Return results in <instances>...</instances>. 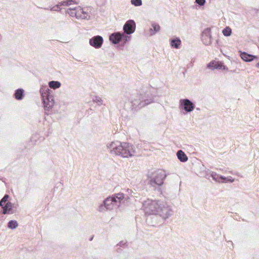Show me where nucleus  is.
<instances>
[{
	"label": "nucleus",
	"instance_id": "nucleus-1",
	"mask_svg": "<svg viewBox=\"0 0 259 259\" xmlns=\"http://www.w3.org/2000/svg\"><path fill=\"white\" fill-rule=\"evenodd\" d=\"M159 95L157 90L148 85H142L137 91L136 95H132L129 99L132 110H136L157 100Z\"/></svg>",
	"mask_w": 259,
	"mask_h": 259
},
{
	"label": "nucleus",
	"instance_id": "nucleus-2",
	"mask_svg": "<svg viewBox=\"0 0 259 259\" xmlns=\"http://www.w3.org/2000/svg\"><path fill=\"white\" fill-rule=\"evenodd\" d=\"M107 147L110 149L111 153H114L123 158L132 157L136 153L135 147L128 142H121L118 141L112 142L107 145Z\"/></svg>",
	"mask_w": 259,
	"mask_h": 259
},
{
	"label": "nucleus",
	"instance_id": "nucleus-3",
	"mask_svg": "<svg viewBox=\"0 0 259 259\" xmlns=\"http://www.w3.org/2000/svg\"><path fill=\"white\" fill-rule=\"evenodd\" d=\"M124 198L125 195L121 192L108 196L99 205L98 210L103 212L118 208L120 206L121 203L124 202Z\"/></svg>",
	"mask_w": 259,
	"mask_h": 259
},
{
	"label": "nucleus",
	"instance_id": "nucleus-4",
	"mask_svg": "<svg viewBox=\"0 0 259 259\" xmlns=\"http://www.w3.org/2000/svg\"><path fill=\"white\" fill-rule=\"evenodd\" d=\"M167 174L163 169H158L148 176V184L153 190L162 192V186L164 184Z\"/></svg>",
	"mask_w": 259,
	"mask_h": 259
},
{
	"label": "nucleus",
	"instance_id": "nucleus-5",
	"mask_svg": "<svg viewBox=\"0 0 259 259\" xmlns=\"http://www.w3.org/2000/svg\"><path fill=\"white\" fill-rule=\"evenodd\" d=\"M39 92L45 113L49 115L50 114V112L55 104L54 97L52 94V92L47 85H42L40 88Z\"/></svg>",
	"mask_w": 259,
	"mask_h": 259
},
{
	"label": "nucleus",
	"instance_id": "nucleus-6",
	"mask_svg": "<svg viewBox=\"0 0 259 259\" xmlns=\"http://www.w3.org/2000/svg\"><path fill=\"white\" fill-rule=\"evenodd\" d=\"M160 200L148 199L142 203V207L146 214H158L159 207H160Z\"/></svg>",
	"mask_w": 259,
	"mask_h": 259
},
{
	"label": "nucleus",
	"instance_id": "nucleus-7",
	"mask_svg": "<svg viewBox=\"0 0 259 259\" xmlns=\"http://www.w3.org/2000/svg\"><path fill=\"white\" fill-rule=\"evenodd\" d=\"M124 34L121 31H116L110 34L109 39L112 44L116 45L120 43L118 48L122 50L124 46L129 41H125Z\"/></svg>",
	"mask_w": 259,
	"mask_h": 259
},
{
	"label": "nucleus",
	"instance_id": "nucleus-8",
	"mask_svg": "<svg viewBox=\"0 0 259 259\" xmlns=\"http://www.w3.org/2000/svg\"><path fill=\"white\" fill-rule=\"evenodd\" d=\"M136 23L134 20L130 19L127 20L123 26L122 32L124 34V40L125 41H130L131 40L132 36L136 30Z\"/></svg>",
	"mask_w": 259,
	"mask_h": 259
},
{
	"label": "nucleus",
	"instance_id": "nucleus-9",
	"mask_svg": "<svg viewBox=\"0 0 259 259\" xmlns=\"http://www.w3.org/2000/svg\"><path fill=\"white\" fill-rule=\"evenodd\" d=\"M206 177L208 179L211 177L213 181L218 183H233L234 181V179L231 176L225 177L224 176L219 175L215 172L211 171L210 170L206 172Z\"/></svg>",
	"mask_w": 259,
	"mask_h": 259
},
{
	"label": "nucleus",
	"instance_id": "nucleus-10",
	"mask_svg": "<svg viewBox=\"0 0 259 259\" xmlns=\"http://www.w3.org/2000/svg\"><path fill=\"white\" fill-rule=\"evenodd\" d=\"M195 107V103L189 99H182L180 100L179 108L184 114L193 111Z\"/></svg>",
	"mask_w": 259,
	"mask_h": 259
},
{
	"label": "nucleus",
	"instance_id": "nucleus-11",
	"mask_svg": "<svg viewBox=\"0 0 259 259\" xmlns=\"http://www.w3.org/2000/svg\"><path fill=\"white\" fill-rule=\"evenodd\" d=\"M172 214L173 211L170 207L165 202L161 201L160 207H159L158 214L166 220L172 215Z\"/></svg>",
	"mask_w": 259,
	"mask_h": 259
},
{
	"label": "nucleus",
	"instance_id": "nucleus-12",
	"mask_svg": "<svg viewBox=\"0 0 259 259\" xmlns=\"http://www.w3.org/2000/svg\"><path fill=\"white\" fill-rule=\"evenodd\" d=\"M207 68L212 70L219 69L222 70H228V68L223 61H211L207 64Z\"/></svg>",
	"mask_w": 259,
	"mask_h": 259
},
{
	"label": "nucleus",
	"instance_id": "nucleus-13",
	"mask_svg": "<svg viewBox=\"0 0 259 259\" xmlns=\"http://www.w3.org/2000/svg\"><path fill=\"white\" fill-rule=\"evenodd\" d=\"M78 9H79V19L91 20V16L90 15V12L93 9V8L91 6L85 7L81 8L80 6H78Z\"/></svg>",
	"mask_w": 259,
	"mask_h": 259
},
{
	"label": "nucleus",
	"instance_id": "nucleus-14",
	"mask_svg": "<svg viewBox=\"0 0 259 259\" xmlns=\"http://www.w3.org/2000/svg\"><path fill=\"white\" fill-rule=\"evenodd\" d=\"M103 38L100 35H96L89 40L90 45L95 49L100 48L103 43Z\"/></svg>",
	"mask_w": 259,
	"mask_h": 259
},
{
	"label": "nucleus",
	"instance_id": "nucleus-15",
	"mask_svg": "<svg viewBox=\"0 0 259 259\" xmlns=\"http://www.w3.org/2000/svg\"><path fill=\"white\" fill-rule=\"evenodd\" d=\"M239 54L241 58L245 62H251L253 60H258V57L256 55H253L250 54H248L245 52H243L242 51H239Z\"/></svg>",
	"mask_w": 259,
	"mask_h": 259
},
{
	"label": "nucleus",
	"instance_id": "nucleus-16",
	"mask_svg": "<svg viewBox=\"0 0 259 259\" xmlns=\"http://www.w3.org/2000/svg\"><path fill=\"white\" fill-rule=\"evenodd\" d=\"M78 8V6L66 9V16L67 14H68L69 16L75 17L76 19H79V16L80 14L79 13V9Z\"/></svg>",
	"mask_w": 259,
	"mask_h": 259
},
{
	"label": "nucleus",
	"instance_id": "nucleus-17",
	"mask_svg": "<svg viewBox=\"0 0 259 259\" xmlns=\"http://www.w3.org/2000/svg\"><path fill=\"white\" fill-rule=\"evenodd\" d=\"M170 47L173 49H179L182 45L181 40L179 37H174L169 39Z\"/></svg>",
	"mask_w": 259,
	"mask_h": 259
},
{
	"label": "nucleus",
	"instance_id": "nucleus-18",
	"mask_svg": "<svg viewBox=\"0 0 259 259\" xmlns=\"http://www.w3.org/2000/svg\"><path fill=\"white\" fill-rule=\"evenodd\" d=\"M160 30L159 24L155 22H151V28L149 29L150 36H153L158 32Z\"/></svg>",
	"mask_w": 259,
	"mask_h": 259
},
{
	"label": "nucleus",
	"instance_id": "nucleus-19",
	"mask_svg": "<svg viewBox=\"0 0 259 259\" xmlns=\"http://www.w3.org/2000/svg\"><path fill=\"white\" fill-rule=\"evenodd\" d=\"M3 209V214H11L12 213V209L14 207V204L12 203L11 202H8L6 203L5 205H3L1 206Z\"/></svg>",
	"mask_w": 259,
	"mask_h": 259
},
{
	"label": "nucleus",
	"instance_id": "nucleus-20",
	"mask_svg": "<svg viewBox=\"0 0 259 259\" xmlns=\"http://www.w3.org/2000/svg\"><path fill=\"white\" fill-rule=\"evenodd\" d=\"M14 98L17 100H21L24 97V90L19 88L15 91L13 95Z\"/></svg>",
	"mask_w": 259,
	"mask_h": 259
},
{
	"label": "nucleus",
	"instance_id": "nucleus-21",
	"mask_svg": "<svg viewBox=\"0 0 259 259\" xmlns=\"http://www.w3.org/2000/svg\"><path fill=\"white\" fill-rule=\"evenodd\" d=\"M177 156L178 159L182 162H185L188 159L187 155L182 150H179L177 152Z\"/></svg>",
	"mask_w": 259,
	"mask_h": 259
},
{
	"label": "nucleus",
	"instance_id": "nucleus-22",
	"mask_svg": "<svg viewBox=\"0 0 259 259\" xmlns=\"http://www.w3.org/2000/svg\"><path fill=\"white\" fill-rule=\"evenodd\" d=\"M48 85L51 89L56 90L61 87V83L59 81L52 80L48 82Z\"/></svg>",
	"mask_w": 259,
	"mask_h": 259
},
{
	"label": "nucleus",
	"instance_id": "nucleus-23",
	"mask_svg": "<svg viewBox=\"0 0 259 259\" xmlns=\"http://www.w3.org/2000/svg\"><path fill=\"white\" fill-rule=\"evenodd\" d=\"M65 5V1H62L59 3L58 4L50 8V11H57L62 12V8H61V6Z\"/></svg>",
	"mask_w": 259,
	"mask_h": 259
},
{
	"label": "nucleus",
	"instance_id": "nucleus-24",
	"mask_svg": "<svg viewBox=\"0 0 259 259\" xmlns=\"http://www.w3.org/2000/svg\"><path fill=\"white\" fill-rule=\"evenodd\" d=\"M18 226V222L15 220H11L7 224V227L11 229H15Z\"/></svg>",
	"mask_w": 259,
	"mask_h": 259
},
{
	"label": "nucleus",
	"instance_id": "nucleus-25",
	"mask_svg": "<svg viewBox=\"0 0 259 259\" xmlns=\"http://www.w3.org/2000/svg\"><path fill=\"white\" fill-rule=\"evenodd\" d=\"M201 36L204 37H212L211 28L207 27L205 28L203 31L201 32Z\"/></svg>",
	"mask_w": 259,
	"mask_h": 259
},
{
	"label": "nucleus",
	"instance_id": "nucleus-26",
	"mask_svg": "<svg viewBox=\"0 0 259 259\" xmlns=\"http://www.w3.org/2000/svg\"><path fill=\"white\" fill-rule=\"evenodd\" d=\"M212 37H204L201 36V40L203 44L205 46H208L211 45Z\"/></svg>",
	"mask_w": 259,
	"mask_h": 259
},
{
	"label": "nucleus",
	"instance_id": "nucleus-27",
	"mask_svg": "<svg viewBox=\"0 0 259 259\" xmlns=\"http://www.w3.org/2000/svg\"><path fill=\"white\" fill-rule=\"evenodd\" d=\"M222 33L225 36H230L232 34V29L229 26H226L223 29Z\"/></svg>",
	"mask_w": 259,
	"mask_h": 259
},
{
	"label": "nucleus",
	"instance_id": "nucleus-28",
	"mask_svg": "<svg viewBox=\"0 0 259 259\" xmlns=\"http://www.w3.org/2000/svg\"><path fill=\"white\" fill-rule=\"evenodd\" d=\"M131 3L135 7H140L142 5V0H131Z\"/></svg>",
	"mask_w": 259,
	"mask_h": 259
},
{
	"label": "nucleus",
	"instance_id": "nucleus-29",
	"mask_svg": "<svg viewBox=\"0 0 259 259\" xmlns=\"http://www.w3.org/2000/svg\"><path fill=\"white\" fill-rule=\"evenodd\" d=\"M93 101L94 102L97 103V104L98 105H101L102 104L103 100H102V99L100 97H99L98 96H94L93 98Z\"/></svg>",
	"mask_w": 259,
	"mask_h": 259
},
{
	"label": "nucleus",
	"instance_id": "nucleus-30",
	"mask_svg": "<svg viewBox=\"0 0 259 259\" xmlns=\"http://www.w3.org/2000/svg\"><path fill=\"white\" fill-rule=\"evenodd\" d=\"M9 195L8 194H5L4 196L2 198V199L0 201V206H2L5 203H6L8 201V199L9 198Z\"/></svg>",
	"mask_w": 259,
	"mask_h": 259
},
{
	"label": "nucleus",
	"instance_id": "nucleus-31",
	"mask_svg": "<svg viewBox=\"0 0 259 259\" xmlns=\"http://www.w3.org/2000/svg\"><path fill=\"white\" fill-rule=\"evenodd\" d=\"M73 4L77 5L78 4V2L76 0H66V7Z\"/></svg>",
	"mask_w": 259,
	"mask_h": 259
},
{
	"label": "nucleus",
	"instance_id": "nucleus-32",
	"mask_svg": "<svg viewBox=\"0 0 259 259\" xmlns=\"http://www.w3.org/2000/svg\"><path fill=\"white\" fill-rule=\"evenodd\" d=\"M205 2H206L205 0H195V3L199 7L203 6L205 5Z\"/></svg>",
	"mask_w": 259,
	"mask_h": 259
},
{
	"label": "nucleus",
	"instance_id": "nucleus-33",
	"mask_svg": "<svg viewBox=\"0 0 259 259\" xmlns=\"http://www.w3.org/2000/svg\"><path fill=\"white\" fill-rule=\"evenodd\" d=\"M117 246H119L120 247L125 248L127 246V242L121 241L117 244Z\"/></svg>",
	"mask_w": 259,
	"mask_h": 259
},
{
	"label": "nucleus",
	"instance_id": "nucleus-34",
	"mask_svg": "<svg viewBox=\"0 0 259 259\" xmlns=\"http://www.w3.org/2000/svg\"><path fill=\"white\" fill-rule=\"evenodd\" d=\"M255 67L257 68H259V62L255 64Z\"/></svg>",
	"mask_w": 259,
	"mask_h": 259
},
{
	"label": "nucleus",
	"instance_id": "nucleus-35",
	"mask_svg": "<svg viewBox=\"0 0 259 259\" xmlns=\"http://www.w3.org/2000/svg\"><path fill=\"white\" fill-rule=\"evenodd\" d=\"M93 238H94V236L90 237L89 238V241H92L93 239Z\"/></svg>",
	"mask_w": 259,
	"mask_h": 259
},
{
	"label": "nucleus",
	"instance_id": "nucleus-36",
	"mask_svg": "<svg viewBox=\"0 0 259 259\" xmlns=\"http://www.w3.org/2000/svg\"><path fill=\"white\" fill-rule=\"evenodd\" d=\"M120 251H121V249H120L119 248L117 249V252H120Z\"/></svg>",
	"mask_w": 259,
	"mask_h": 259
},
{
	"label": "nucleus",
	"instance_id": "nucleus-37",
	"mask_svg": "<svg viewBox=\"0 0 259 259\" xmlns=\"http://www.w3.org/2000/svg\"><path fill=\"white\" fill-rule=\"evenodd\" d=\"M218 42H219V40L218 39L216 40V44H218Z\"/></svg>",
	"mask_w": 259,
	"mask_h": 259
},
{
	"label": "nucleus",
	"instance_id": "nucleus-38",
	"mask_svg": "<svg viewBox=\"0 0 259 259\" xmlns=\"http://www.w3.org/2000/svg\"><path fill=\"white\" fill-rule=\"evenodd\" d=\"M196 109H197V110H199V108H196Z\"/></svg>",
	"mask_w": 259,
	"mask_h": 259
},
{
	"label": "nucleus",
	"instance_id": "nucleus-39",
	"mask_svg": "<svg viewBox=\"0 0 259 259\" xmlns=\"http://www.w3.org/2000/svg\"><path fill=\"white\" fill-rule=\"evenodd\" d=\"M126 198H128V196L127 195H126Z\"/></svg>",
	"mask_w": 259,
	"mask_h": 259
}]
</instances>
